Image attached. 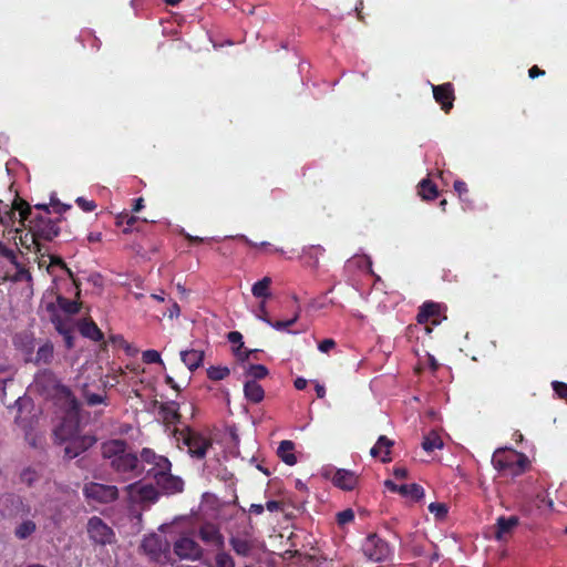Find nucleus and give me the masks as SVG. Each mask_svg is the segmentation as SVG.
<instances>
[{"mask_svg": "<svg viewBox=\"0 0 567 567\" xmlns=\"http://www.w3.org/2000/svg\"><path fill=\"white\" fill-rule=\"evenodd\" d=\"M142 360L144 363L153 364V363H161L163 364L161 354L156 350H146L142 353Z\"/></svg>", "mask_w": 567, "mask_h": 567, "instance_id": "nucleus-47", "label": "nucleus"}, {"mask_svg": "<svg viewBox=\"0 0 567 567\" xmlns=\"http://www.w3.org/2000/svg\"><path fill=\"white\" fill-rule=\"evenodd\" d=\"M168 547V543L156 534L145 536L141 544V548L154 560H158Z\"/></svg>", "mask_w": 567, "mask_h": 567, "instance_id": "nucleus-14", "label": "nucleus"}, {"mask_svg": "<svg viewBox=\"0 0 567 567\" xmlns=\"http://www.w3.org/2000/svg\"><path fill=\"white\" fill-rule=\"evenodd\" d=\"M140 462L143 465L148 464L151 467L146 470L147 476H153L157 472L171 471L172 464L169 460L163 455H157L152 449L144 447L140 454Z\"/></svg>", "mask_w": 567, "mask_h": 567, "instance_id": "nucleus-9", "label": "nucleus"}, {"mask_svg": "<svg viewBox=\"0 0 567 567\" xmlns=\"http://www.w3.org/2000/svg\"><path fill=\"white\" fill-rule=\"evenodd\" d=\"M493 466L511 476L523 474L528 466V458L525 454L511 449H498L492 457Z\"/></svg>", "mask_w": 567, "mask_h": 567, "instance_id": "nucleus-3", "label": "nucleus"}, {"mask_svg": "<svg viewBox=\"0 0 567 567\" xmlns=\"http://www.w3.org/2000/svg\"><path fill=\"white\" fill-rule=\"evenodd\" d=\"M214 565L206 564L208 567H235V560L230 554L223 549H217Z\"/></svg>", "mask_w": 567, "mask_h": 567, "instance_id": "nucleus-38", "label": "nucleus"}, {"mask_svg": "<svg viewBox=\"0 0 567 567\" xmlns=\"http://www.w3.org/2000/svg\"><path fill=\"white\" fill-rule=\"evenodd\" d=\"M394 442L385 435H380L377 443L371 447L370 454L372 457H380L382 463H389L391 458V449Z\"/></svg>", "mask_w": 567, "mask_h": 567, "instance_id": "nucleus-21", "label": "nucleus"}, {"mask_svg": "<svg viewBox=\"0 0 567 567\" xmlns=\"http://www.w3.org/2000/svg\"><path fill=\"white\" fill-rule=\"evenodd\" d=\"M174 436L178 443L187 447L192 457L202 460L206 456L207 450L212 446L210 439L195 431L189 426L174 430Z\"/></svg>", "mask_w": 567, "mask_h": 567, "instance_id": "nucleus-4", "label": "nucleus"}, {"mask_svg": "<svg viewBox=\"0 0 567 567\" xmlns=\"http://www.w3.org/2000/svg\"><path fill=\"white\" fill-rule=\"evenodd\" d=\"M42 239H35L32 237V245L34 246V251L39 254L42 258L48 256L49 257V248L41 243Z\"/></svg>", "mask_w": 567, "mask_h": 567, "instance_id": "nucleus-52", "label": "nucleus"}, {"mask_svg": "<svg viewBox=\"0 0 567 567\" xmlns=\"http://www.w3.org/2000/svg\"><path fill=\"white\" fill-rule=\"evenodd\" d=\"M60 401H63L65 408V414L62 417L61 423L54 430V436L56 442L61 443L66 440L73 439L74 436L81 435L80 424V404L76 398L68 388H62L60 391Z\"/></svg>", "mask_w": 567, "mask_h": 567, "instance_id": "nucleus-2", "label": "nucleus"}, {"mask_svg": "<svg viewBox=\"0 0 567 567\" xmlns=\"http://www.w3.org/2000/svg\"><path fill=\"white\" fill-rule=\"evenodd\" d=\"M422 447L425 452H433L443 447V441L439 433L431 431L423 437Z\"/></svg>", "mask_w": 567, "mask_h": 567, "instance_id": "nucleus-34", "label": "nucleus"}, {"mask_svg": "<svg viewBox=\"0 0 567 567\" xmlns=\"http://www.w3.org/2000/svg\"><path fill=\"white\" fill-rule=\"evenodd\" d=\"M429 511L437 519H444L447 515V506L444 503L434 502L429 505Z\"/></svg>", "mask_w": 567, "mask_h": 567, "instance_id": "nucleus-44", "label": "nucleus"}, {"mask_svg": "<svg viewBox=\"0 0 567 567\" xmlns=\"http://www.w3.org/2000/svg\"><path fill=\"white\" fill-rule=\"evenodd\" d=\"M432 90L434 100L441 105V109L445 113H449L455 100L453 84L447 82L440 85H432Z\"/></svg>", "mask_w": 567, "mask_h": 567, "instance_id": "nucleus-17", "label": "nucleus"}, {"mask_svg": "<svg viewBox=\"0 0 567 567\" xmlns=\"http://www.w3.org/2000/svg\"><path fill=\"white\" fill-rule=\"evenodd\" d=\"M519 519L517 516H501L496 520L495 537L503 539L506 535L511 534L512 530L518 525Z\"/></svg>", "mask_w": 567, "mask_h": 567, "instance_id": "nucleus-26", "label": "nucleus"}, {"mask_svg": "<svg viewBox=\"0 0 567 567\" xmlns=\"http://www.w3.org/2000/svg\"><path fill=\"white\" fill-rule=\"evenodd\" d=\"M40 477L39 472L33 467L24 468L20 474V480L28 486H32Z\"/></svg>", "mask_w": 567, "mask_h": 567, "instance_id": "nucleus-43", "label": "nucleus"}, {"mask_svg": "<svg viewBox=\"0 0 567 567\" xmlns=\"http://www.w3.org/2000/svg\"><path fill=\"white\" fill-rule=\"evenodd\" d=\"M299 316H300V310L296 311L293 317L288 320L272 321L269 317H260V320H262L265 323H267L268 326L272 327L274 329H276L278 331H285L298 321Z\"/></svg>", "mask_w": 567, "mask_h": 567, "instance_id": "nucleus-33", "label": "nucleus"}, {"mask_svg": "<svg viewBox=\"0 0 567 567\" xmlns=\"http://www.w3.org/2000/svg\"><path fill=\"white\" fill-rule=\"evenodd\" d=\"M49 258H50V265L48 266V270H50V267L51 266H59L60 268H62L70 278L73 279V282L76 285V281L73 277V272L72 270L66 266V264L64 262V260L60 257V256H54V255H49Z\"/></svg>", "mask_w": 567, "mask_h": 567, "instance_id": "nucleus-46", "label": "nucleus"}, {"mask_svg": "<svg viewBox=\"0 0 567 567\" xmlns=\"http://www.w3.org/2000/svg\"><path fill=\"white\" fill-rule=\"evenodd\" d=\"M384 485L390 492L399 493L400 495L410 497L413 501H419L424 496L423 487L416 483L398 485L391 480H386Z\"/></svg>", "mask_w": 567, "mask_h": 567, "instance_id": "nucleus-18", "label": "nucleus"}, {"mask_svg": "<svg viewBox=\"0 0 567 567\" xmlns=\"http://www.w3.org/2000/svg\"><path fill=\"white\" fill-rule=\"evenodd\" d=\"M174 553L181 559L199 560L203 557V548L190 537H181L174 544Z\"/></svg>", "mask_w": 567, "mask_h": 567, "instance_id": "nucleus-11", "label": "nucleus"}, {"mask_svg": "<svg viewBox=\"0 0 567 567\" xmlns=\"http://www.w3.org/2000/svg\"><path fill=\"white\" fill-rule=\"evenodd\" d=\"M324 252V248L320 245H312L306 247L302 251V258L305 259L306 266L310 268H317L319 266V258Z\"/></svg>", "mask_w": 567, "mask_h": 567, "instance_id": "nucleus-29", "label": "nucleus"}, {"mask_svg": "<svg viewBox=\"0 0 567 567\" xmlns=\"http://www.w3.org/2000/svg\"><path fill=\"white\" fill-rule=\"evenodd\" d=\"M79 331L83 337L91 339L93 341H102L104 339L103 332L97 327V324L91 319H83L79 323Z\"/></svg>", "mask_w": 567, "mask_h": 567, "instance_id": "nucleus-27", "label": "nucleus"}, {"mask_svg": "<svg viewBox=\"0 0 567 567\" xmlns=\"http://www.w3.org/2000/svg\"><path fill=\"white\" fill-rule=\"evenodd\" d=\"M132 502H150L154 503L158 498V492L152 484L132 483L125 487Z\"/></svg>", "mask_w": 567, "mask_h": 567, "instance_id": "nucleus-13", "label": "nucleus"}, {"mask_svg": "<svg viewBox=\"0 0 567 567\" xmlns=\"http://www.w3.org/2000/svg\"><path fill=\"white\" fill-rule=\"evenodd\" d=\"M551 386L557 396L567 403V383L561 381H553Z\"/></svg>", "mask_w": 567, "mask_h": 567, "instance_id": "nucleus-48", "label": "nucleus"}, {"mask_svg": "<svg viewBox=\"0 0 567 567\" xmlns=\"http://www.w3.org/2000/svg\"><path fill=\"white\" fill-rule=\"evenodd\" d=\"M332 483L341 489L352 491L358 484V476L352 471L340 468L336 471Z\"/></svg>", "mask_w": 567, "mask_h": 567, "instance_id": "nucleus-22", "label": "nucleus"}, {"mask_svg": "<svg viewBox=\"0 0 567 567\" xmlns=\"http://www.w3.org/2000/svg\"><path fill=\"white\" fill-rule=\"evenodd\" d=\"M29 221L31 237H34V240L42 239L44 241H52L60 234V228L58 226L60 218L52 220L48 216L32 215L29 218Z\"/></svg>", "mask_w": 567, "mask_h": 567, "instance_id": "nucleus-5", "label": "nucleus"}, {"mask_svg": "<svg viewBox=\"0 0 567 567\" xmlns=\"http://www.w3.org/2000/svg\"><path fill=\"white\" fill-rule=\"evenodd\" d=\"M144 208V199L142 197H138L134 200V205H133V212L134 213H138L140 210H142Z\"/></svg>", "mask_w": 567, "mask_h": 567, "instance_id": "nucleus-64", "label": "nucleus"}, {"mask_svg": "<svg viewBox=\"0 0 567 567\" xmlns=\"http://www.w3.org/2000/svg\"><path fill=\"white\" fill-rule=\"evenodd\" d=\"M264 511H265V506L261 504H251V506L249 508V512L255 515H260L264 513Z\"/></svg>", "mask_w": 567, "mask_h": 567, "instance_id": "nucleus-62", "label": "nucleus"}, {"mask_svg": "<svg viewBox=\"0 0 567 567\" xmlns=\"http://www.w3.org/2000/svg\"><path fill=\"white\" fill-rule=\"evenodd\" d=\"M87 534L93 543L103 546L112 544L115 537L113 529L97 516H93L89 519Z\"/></svg>", "mask_w": 567, "mask_h": 567, "instance_id": "nucleus-8", "label": "nucleus"}, {"mask_svg": "<svg viewBox=\"0 0 567 567\" xmlns=\"http://www.w3.org/2000/svg\"><path fill=\"white\" fill-rule=\"evenodd\" d=\"M58 307L63 310L68 315H75L81 309V303L75 300H69L63 296H58L56 298Z\"/></svg>", "mask_w": 567, "mask_h": 567, "instance_id": "nucleus-37", "label": "nucleus"}, {"mask_svg": "<svg viewBox=\"0 0 567 567\" xmlns=\"http://www.w3.org/2000/svg\"><path fill=\"white\" fill-rule=\"evenodd\" d=\"M269 371L264 364H249L246 370V375L250 377L251 380H261L268 375Z\"/></svg>", "mask_w": 567, "mask_h": 567, "instance_id": "nucleus-40", "label": "nucleus"}, {"mask_svg": "<svg viewBox=\"0 0 567 567\" xmlns=\"http://www.w3.org/2000/svg\"><path fill=\"white\" fill-rule=\"evenodd\" d=\"M186 239L188 240L189 244H202V243H205V241H210L212 239H208V238H202V237H198V236H192V235H186Z\"/></svg>", "mask_w": 567, "mask_h": 567, "instance_id": "nucleus-60", "label": "nucleus"}, {"mask_svg": "<svg viewBox=\"0 0 567 567\" xmlns=\"http://www.w3.org/2000/svg\"><path fill=\"white\" fill-rule=\"evenodd\" d=\"M103 458L109 460L110 467L123 480L140 477L145 468L138 456L128 450L125 440H110L101 445Z\"/></svg>", "mask_w": 567, "mask_h": 567, "instance_id": "nucleus-1", "label": "nucleus"}, {"mask_svg": "<svg viewBox=\"0 0 567 567\" xmlns=\"http://www.w3.org/2000/svg\"><path fill=\"white\" fill-rule=\"evenodd\" d=\"M227 339L233 344H238L237 349L243 350L244 342H243V334L239 331H230L227 336Z\"/></svg>", "mask_w": 567, "mask_h": 567, "instance_id": "nucleus-51", "label": "nucleus"}, {"mask_svg": "<svg viewBox=\"0 0 567 567\" xmlns=\"http://www.w3.org/2000/svg\"><path fill=\"white\" fill-rule=\"evenodd\" d=\"M265 508H267L269 512H277L281 509V503L278 501H268L265 505Z\"/></svg>", "mask_w": 567, "mask_h": 567, "instance_id": "nucleus-59", "label": "nucleus"}, {"mask_svg": "<svg viewBox=\"0 0 567 567\" xmlns=\"http://www.w3.org/2000/svg\"><path fill=\"white\" fill-rule=\"evenodd\" d=\"M83 398L87 405L94 406L101 403H105L106 394L105 391L103 393H93L89 389H83Z\"/></svg>", "mask_w": 567, "mask_h": 567, "instance_id": "nucleus-41", "label": "nucleus"}, {"mask_svg": "<svg viewBox=\"0 0 567 567\" xmlns=\"http://www.w3.org/2000/svg\"><path fill=\"white\" fill-rule=\"evenodd\" d=\"M76 205L86 213L93 212L96 208L94 200L85 199L84 197H78L75 200Z\"/></svg>", "mask_w": 567, "mask_h": 567, "instance_id": "nucleus-50", "label": "nucleus"}, {"mask_svg": "<svg viewBox=\"0 0 567 567\" xmlns=\"http://www.w3.org/2000/svg\"><path fill=\"white\" fill-rule=\"evenodd\" d=\"M83 495L89 502L109 504L118 498V488L115 485L90 482L84 484Z\"/></svg>", "mask_w": 567, "mask_h": 567, "instance_id": "nucleus-6", "label": "nucleus"}, {"mask_svg": "<svg viewBox=\"0 0 567 567\" xmlns=\"http://www.w3.org/2000/svg\"><path fill=\"white\" fill-rule=\"evenodd\" d=\"M364 556L377 563L385 561L392 554L390 545L377 534H370L362 544Z\"/></svg>", "mask_w": 567, "mask_h": 567, "instance_id": "nucleus-7", "label": "nucleus"}, {"mask_svg": "<svg viewBox=\"0 0 567 567\" xmlns=\"http://www.w3.org/2000/svg\"><path fill=\"white\" fill-rule=\"evenodd\" d=\"M205 352L198 349H190L181 352V360L190 370H197L204 361Z\"/></svg>", "mask_w": 567, "mask_h": 567, "instance_id": "nucleus-25", "label": "nucleus"}, {"mask_svg": "<svg viewBox=\"0 0 567 567\" xmlns=\"http://www.w3.org/2000/svg\"><path fill=\"white\" fill-rule=\"evenodd\" d=\"M259 350H240V349H236L235 350V355L237 357V359L241 362L244 361H248L251 357L254 359H258L257 354H258Z\"/></svg>", "mask_w": 567, "mask_h": 567, "instance_id": "nucleus-49", "label": "nucleus"}, {"mask_svg": "<svg viewBox=\"0 0 567 567\" xmlns=\"http://www.w3.org/2000/svg\"><path fill=\"white\" fill-rule=\"evenodd\" d=\"M169 319L177 318L181 315V307L177 302L173 301L172 306L169 307L168 311L164 313Z\"/></svg>", "mask_w": 567, "mask_h": 567, "instance_id": "nucleus-55", "label": "nucleus"}, {"mask_svg": "<svg viewBox=\"0 0 567 567\" xmlns=\"http://www.w3.org/2000/svg\"><path fill=\"white\" fill-rule=\"evenodd\" d=\"M419 195L425 200H433L437 197L436 185L429 178H424L419 184Z\"/></svg>", "mask_w": 567, "mask_h": 567, "instance_id": "nucleus-32", "label": "nucleus"}, {"mask_svg": "<svg viewBox=\"0 0 567 567\" xmlns=\"http://www.w3.org/2000/svg\"><path fill=\"white\" fill-rule=\"evenodd\" d=\"M454 189L455 192L457 193L458 197L462 199V200H465V195H467L468 193V188H467V185L465 182L463 181H455L454 182Z\"/></svg>", "mask_w": 567, "mask_h": 567, "instance_id": "nucleus-53", "label": "nucleus"}, {"mask_svg": "<svg viewBox=\"0 0 567 567\" xmlns=\"http://www.w3.org/2000/svg\"><path fill=\"white\" fill-rule=\"evenodd\" d=\"M293 384L297 390H305L307 388L308 382L303 378H297Z\"/></svg>", "mask_w": 567, "mask_h": 567, "instance_id": "nucleus-63", "label": "nucleus"}, {"mask_svg": "<svg viewBox=\"0 0 567 567\" xmlns=\"http://www.w3.org/2000/svg\"><path fill=\"white\" fill-rule=\"evenodd\" d=\"M95 443L96 437L91 434H81L76 437L74 436L73 439L61 442V444H65L64 456L70 460L79 456L81 453L89 450Z\"/></svg>", "mask_w": 567, "mask_h": 567, "instance_id": "nucleus-12", "label": "nucleus"}, {"mask_svg": "<svg viewBox=\"0 0 567 567\" xmlns=\"http://www.w3.org/2000/svg\"><path fill=\"white\" fill-rule=\"evenodd\" d=\"M230 374V370L227 367H210L207 369V377L213 381H220Z\"/></svg>", "mask_w": 567, "mask_h": 567, "instance_id": "nucleus-42", "label": "nucleus"}, {"mask_svg": "<svg viewBox=\"0 0 567 567\" xmlns=\"http://www.w3.org/2000/svg\"><path fill=\"white\" fill-rule=\"evenodd\" d=\"M295 444L292 441H281L278 447V456L281 458L284 463L287 465H295L297 463V457L293 454Z\"/></svg>", "mask_w": 567, "mask_h": 567, "instance_id": "nucleus-30", "label": "nucleus"}, {"mask_svg": "<svg viewBox=\"0 0 567 567\" xmlns=\"http://www.w3.org/2000/svg\"><path fill=\"white\" fill-rule=\"evenodd\" d=\"M47 310L51 313V322L56 331L69 327L68 322L56 312V306L53 302L47 305Z\"/></svg>", "mask_w": 567, "mask_h": 567, "instance_id": "nucleus-39", "label": "nucleus"}, {"mask_svg": "<svg viewBox=\"0 0 567 567\" xmlns=\"http://www.w3.org/2000/svg\"><path fill=\"white\" fill-rule=\"evenodd\" d=\"M245 398L251 403H260L265 398L264 388L255 380H247L244 384Z\"/></svg>", "mask_w": 567, "mask_h": 567, "instance_id": "nucleus-28", "label": "nucleus"}, {"mask_svg": "<svg viewBox=\"0 0 567 567\" xmlns=\"http://www.w3.org/2000/svg\"><path fill=\"white\" fill-rule=\"evenodd\" d=\"M54 357V348L52 342L47 341L43 343L37 351L34 363L40 364H50Z\"/></svg>", "mask_w": 567, "mask_h": 567, "instance_id": "nucleus-31", "label": "nucleus"}, {"mask_svg": "<svg viewBox=\"0 0 567 567\" xmlns=\"http://www.w3.org/2000/svg\"><path fill=\"white\" fill-rule=\"evenodd\" d=\"M37 530V525L33 520L27 519L20 523L14 528V536L20 539L24 540L29 538L34 532Z\"/></svg>", "mask_w": 567, "mask_h": 567, "instance_id": "nucleus-35", "label": "nucleus"}, {"mask_svg": "<svg viewBox=\"0 0 567 567\" xmlns=\"http://www.w3.org/2000/svg\"><path fill=\"white\" fill-rule=\"evenodd\" d=\"M271 285L270 277H264L261 280L254 284L251 292L256 298H267L270 296L269 288Z\"/></svg>", "mask_w": 567, "mask_h": 567, "instance_id": "nucleus-36", "label": "nucleus"}, {"mask_svg": "<svg viewBox=\"0 0 567 567\" xmlns=\"http://www.w3.org/2000/svg\"><path fill=\"white\" fill-rule=\"evenodd\" d=\"M408 474H409L408 470L403 466H395L393 468V475L395 476V478H399V480L406 478Z\"/></svg>", "mask_w": 567, "mask_h": 567, "instance_id": "nucleus-56", "label": "nucleus"}, {"mask_svg": "<svg viewBox=\"0 0 567 567\" xmlns=\"http://www.w3.org/2000/svg\"><path fill=\"white\" fill-rule=\"evenodd\" d=\"M337 524L340 527H343L344 525L352 523L354 520V512L352 508H347L344 511H341L337 513L336 515Z\"/></svg>", "mask_w": 567, "mask_h": 567, "instance_id": "nucleus-45", "label": "nucleus"}, {"mask_svg": "<svg viewBox=\"0 0 567 567\" xmlns=\"http://www.w3.org/2000/svg\"><path fill=\"white\" fill-rule=\"evenodd\" d=\"M147 220H141L138 217L134 215H130L128 213H121L116 216V226L123 227L124 234H130L133 230L141 231V224H146Z\"/></svg>", "mask_w": 567, "mask_h": 567, "instance_id": "nucleus-24", "label": "nucleus"}, {"mask_svg": "<svg viewBox=\"0 0 567 567\" xmlns=\"http://www.w3.org/2000/svg\"><path fill=\"white\" fill-rule=\"evenodd\" d=\"M25 440L29 442V444L33 447H38L41 444V437L37 435H32L31 433H25Z\"/></svg>", "mask_w": 567, "mask_h": 567, "instance_id": "nucleus-57", "label": "nucleus"}, {"mask_svg": "<svg viewBox=\"0 0 567 567\" xmlns=\"http://www.w3.org/2000/svg\"><path fill=\"white\" fill-rule=\"evenodd\" d=\"M16 212H19L20 223L24 226V223L32 216V209L29 203L20 197H16L12 207L6 210L3 214L0 212V224L9 226L16 221Z\"/></svg>", "mask_w": 567, "mask_h": 567, "instance_id": "nucleus-10", "label": "nucleus"}, {"mask_svg": "<svg viewBox=\"0 0 567 567\" xmlns=\"http://www.w3.org/2000/svg\"><path fill=\"white\" fill-rule=\"evenodd\" d=\"M52 206H53L55 213H58V214H62L71 207L70 205L61 204L59 202L52 203Z\"/></svg>", "mask_w": 567, "mask_h": 567, "instance_id": "nucleus-61", "label": "nucleus"}, {"mask_svg": "<svg viewBox=\"0 0 567 567\" xmlns=\"http://www.w3.org/2000/svg\"><path fill=\"white\" fill-rule=\"evenodd\" d=\"M545 74V71L539 69L537 65H533L529 70H528V75L530 79H536L540 75H544Z\"/></svg>", "mask_w": 567, "mask_h": 567, "instance_id": "nucleus-58", "label": "nucleus"}, {"mask_svg": "<svg viewBox=\"0 0 567 567\" xmlns=\"http://www.w3.org/2000/svg\"><path fill=\"white\" fill-rule=\"evenodd\" d=\"M336 347V341L333 339H324L322 340L319 344H318V349L323 352V353H327L329 352L331 349H333Z\"/></svg>", "mask_w": 567, "mask_h": 567, "instance_id": "nucleus-54", "label": "nucleus"}, {"mask_svg": "<svg viewBox=\"0 0 567 567\" xmlns=\"http://www.w3.org/2000/svg\"><path fill=\"white\" fill-rule=\"evenodd\" d=\"M198 537L206 545L214 546L216 549H223L225 546L224 535L218 526L213 523H204L198 529Z\"/></svg>", "mask_w": 567, "mask_h": 567, "instance_id": "nucleus-15", "label": "nucleus"}, {"mask_svg": "<svg viewBox=\"0 0 567 567\" xmlns=\"http://www.w3.org/2000/svg\"><path fill=\"white\" fill-rule=\"evenodd\" d=\"M229 545L236 555L248 557L256 547V539L248 533L230 536Z\"/></svg>", "mask_w": 567, "mask_h": 567, "instance_id": "nucleus-16", "label": "nucleus"}, {"mask_svg": "<svg viewBox=\"0 0 567 567\" xmlns=\"http://www.w3.org/2000/svg\"><path fill=\"white\" fill-rule=\"evenodd\" d=\"M441 305L433 301H425L419 310L416 320L419 323H426L431 320L432 324L441 322Z\"/></svg>", "mask_w": 567, "mask_h": 567, "instance_id": "nucleus-20", "label": "nucleus"}, {"mask_svg": "<svg viewBox=\"0 0 567 567\" xmlns=\"http://www.w3.org/2000/svg\"><path fill=\"white\" fill-rule=\"evenodd\" d=\"M155 404L158 402L155 401ZM158 413L166 424H174L181 420L179 405L176 401L159 403Z\"/></svg>", "mask_w": 567, "mask_h": 567, "instance_id": "nucleus-23", "label": "nucleus"}, {"mask_svg": "<svg viewBox=\"0 0 567 567\" xmlns=\"http://www.w3.org/2000/svg\"><path fill=\"white\" fill-rule=\"evenodd\" d=\"M156 484L166 493H176L183 489V481L171 474V471H159L152 476Z\"/></svg>", "mask_w": 567, "mask_h": 567, "instance_id": "nucleus-19", "label": "nucleus"}]
</instances>
